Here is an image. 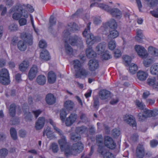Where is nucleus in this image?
<instances>
[{
  "label": "nucleus",
  "mask_w": 158,
  "mask_h": 158,
  "mask_svg": "<svg viewBox=\"0 0 158 158\" xmlns=\"http://www.w3.org/2000/svg\"><path fill=\"white\" fill-rule=\"evenodd\" d=\"M68 25L69 27L68 30H66L64 31V37L66 39L64 41V47L65 52L67 55H71L73 53V50L72 48L68 43L67 39L70 35L69 31L75 32L78 30L79 27L74 22L69 23Z\"/></svg>",
  "instance_id": "obj_4"
},
{
  "label": "nucleus",
  "mask_w": 158,
  "mask_h": 158,
  "mask_svg": "<svg viewBox=\"0 0 158 158\" xmlns=\"http://www.w3.org/2000/svg\"><path fill=\"white\" fill-rule=\"evenodd\" d=\"M137 6L140 11H141V9L142 6L140 0H135Z\"/></svg>",
  "instance_id": "obj_61"
},
{
  "label": "nucleus",
  "mask_w": 158,
  "mask_h": 158,
  "mask_svg": "<svg viewBox=\"0 0 158 158\" xmlns=\"http://www.w3.org/2000/svg\"><path fill=\"white\" fill-rule=\"evenodd\" d=\"M158 114V110H150L146 109L143 113L138 114L139 119L140 121H143L147 118L155 117Z\"/></svg>",
  "instance_id": "obj_11"
},
{
  "label": "nucleus",
  "mask_w": 158,
  "mask_h": 158,
  "mask_svg": "<svg viewBox=\"0 0 158 158\" xmlns=\"http://www.w3.org/2000/svg\"><path fill=\"white\" fill-rule=\"evenodd\" d=\"M145 1L149 2L150 7H153L158 4V0H145Z\"/></svg>",
  "instance_id": "obj_44"
},
{
  "label": "nucleus",
  "mask_w": 158,
  "mask_h": 158,
  "mask_svg": "<svg viewBox=\"0 0 158 158\" xmlns=\"http://www.w3.org/2000/svg\"><path fill=\"white\" fill-rule=\"evenodd\" d=\"M123 118L124 120L126 121L130 126L133 127H136L137 123L133 117L131 115L126 114L123 116Z\"/></svg>",
  "instance_id": "obj_18"
},
{
  "label": "nucleus",
  "mask_w": 158,
  "mask_h": 158,
  "mask_svg": "<svg viewBox=\"0 0 158 158\" xmlns=\"http://www.w3.org/2000/svg\"><path fill=\"white\" fill-rule=\"evenodd\" d=\"M16 105L15 103L11 104L9 108V113L10 116L14 117L16 114Z\"/></svg>",
  "instance_id": "obj_34"
},
{
  "label": "nucleus",
  "mask_w": 158,
  "mask_h": 158,
  "mask_svg": "<svg viewBox=\"0 0 158 158\" xmlns=\"http://www.w3.org/2000/svg\"><path fill=\"white\" fill-rule=\"evenodd\" d=\"M123 62L126 66H129L130 72L132 74H135L138 69V67L136 64L132 63L130 65L131 61V57L128 55H124L123 57Z\"/></svg>",
  "instance_id": "obj_10"
},
{
  "label": "nucleus",
  "mask_w": 158,
  "mask_h": 158,
  "mask_svg": "<svg viewBox=\"0 0 158 158\" xmlns=\"http://www.w3.org/2000/svg\"><path fill=\"white\" fill-rule=\"evenodd\" d=\"M46 103L49 105H52L56 102V98L53 94L51 93L48 94L46 97Z\"/></svg>",
  "instance_id": "obj_22"
},
{
  "label": "nucleus",
  "mask_w": 158,
  "mask_h": 158,
  "mask_svg": "<svg viewBox=\"0 0 158 158\" xmlns=\"http://www.w3.org/2000/svg\"><path fill=\"white\" fill-rule=\"evenodd\" d=\"M116 47V43L115 41L111 40L110 41L108 44V47L111 50H114Z\"/></svg>",
  "instance_id": "obj_41"
},
{
  "label": "nucleus",
  "mask_w": 158,
  "mask_h": 158,
  "mask_svg": "<svg viewBox=\"0 0 158 158\" xmlns=\"http://www.w3.org/2000/svg\"><path fill=\"white\" fill-rule=\"evenodd\" d=\"M67 115V111L65 109L63 108L61 110L60 112V119L63 123L65 121L66 126H70L76 121L77 118V115L76 114L71 113L65 121Z\"/></svg>",
  "instance_id": "obj_8"
},
{
  "label": "nucleus",
  "mask_w": 158,
  "mask_h": 158,
  "mask_svg": "<svg viewBox=\"0 0 158 158\" xmlns=\"http://www.w3.org/2000/svg\"><path fill=\"white\" fill-rule=\"evenodd\" d=\"M24 4L25 6L24 8V9L25 10V9H27L28 11L31 13H32L34 12V9L31 5L29 4H27V5Z\"/></svg>",
  "instance_id": "obj_52"
},
{
  "label": "nucleus",
  "mask_w": 158,
  "mask_h": 158,
  "mask_svg": "<svg viewBox=\"0 0 158 158\" xmlns=\"http://www.w3.org/2000/svg\"><path fill=\"white\" fill-rule=\"evenodd\" d=\"M74 106V102L71 100H67L64 103V107L68 111L72 110Z\"/></svg>",
  "instance_id": "obj_31"
},
{
  "label": "nucleus",
  "mask_w": 158,
  "mask_h": 158,
  "mask_svg": "<svg viewBox=\"0 0 158 158\" xmlns=\"http://www.w3.org/2000/svg\"><path fill=\"white\" fill-rule=\"evenodd\" d=\"M40 57L41 59L45 61L49 60L51 59L49 52L46 49H43L42 51L40 54Z\"/></svg>",
  "instance_id": "obj_26"
},
{
  "label": "nucleus",
  "mask_w": 158,
  "mask_h": 158,
  "mask_svg": "<svg viewBox=\"0 0 158 158\" xmlns=\"http://www.w3.org/2000/svg\"><path fill=\"white\" fill-rule=\"evenodd\" d=\"M10 29L12 31H16L18 29V26L16 24L13 23L9 26Z\"/></svg>",
  "instance_id": "obj_57"
},
{
  "label": "nucleus",
  "mask_w": 158,
  "mask_h": 158,
  "mask_svg": "<svg viewBox=\"0 0 158 158\" xmlns=\"http://www.w3.org/2000/svg\"><path fill=\"white\" fill-rule=\"evenodd\" d=\"M18 49L21 51H24L27 48V45L25 42L22 40H19L18 44Z\"/></svg>",
  "instance_id": "obj_36"
},
{
  "label": "nucleus",
  "mask_w": 158,
  "mask_h": 158,
  "mask_svg": "<svg viewBox=\"0 0 158 158\" xmlns=\"http://www.w3.org/2000/svg\"><path fill=\"white\" fill-rule=\"evenodd\" d=\"M15 79L17 81H19L21 80V75L19 73L17 74L15 76Z\"/></svg>",
  "instance_id": "obj_62"
},
{
  "label": "nucleus",
  "mask_w": 158,
  "mask_h": 158,
  "mask_svg": "<svg viewBox=\"0 0 158 158\" xmlns=\"http://www.w3.org/2000/svg\"><path fill=\"white\" fill-rule=\"evenodd\" d=\"M101 17L99 16L95 17L94 20V23L96 25L100 24L101 23Z\"/></svg>",
  "instance_id": "obj_56"
},
{
  "label": "nucleus",
  "mask_w": 158,
  "mask_h": 158,
  "mask_svg": "<svg viewBox=\"0 0 158 158\" xmlns=\"http://www.w3.org/2000/svg\"><path fill=\"white\" fill-rule=\"evenodd\" d=\"M56 79V75L52 71L48 72V81L50 84H53L55 82Z\"/></svg>",
  "instance_id": "obj_25"
},
{
  "label": "nucleus",
  "mask_w": 158,
  "mask_h": 158,
  "mask_svg": "<svg viewBox=\"0 0 158 158\" xmlns=\"http://www.w3.org/2000/svg\"><path fill=\"white\" fill-rule=\"evenodd\" d=\"M39 46L40 48H46L47 46V43L44 40H41L39 42Z\"/></svg>",
  "instance_id": "obj_47"
},
{
  "label": "nucleus",
  "mask_w": 158,
  "mask_h": 158,
  "mask_svg": "<svg viewBox=\"0 0 158 158\" xmlns=\"http://www.w3.org/2000/svg\"><path fill=\"white\" fill-rule=\"evenodd\" d=\"M45 123V119L44 117H40L35 123V127L37 130L42 129L44 127Z\"/></svg>",
  "instance_id": "obj_23"
},
{
  "label": "nucleus",
  "mask_w": 158,
  "mask_h": 158,
  "mask_svg": "<svg viewBox=\"0 0 158 158\" xmlns=\"http://www.w3.org/2000/svg\"><path fill=\"white\" fill-rule=\"evenodd\" d=\"M96 143L98 146V152L102 155L105 150V147L110 150L114 149L116 144L113 139L109 136H105L103 138L102 135H98L96 137Z\"/></svg>",
  "instance_id": "obj_2"
},
{
  "label": "nucleus",
  "mask_w": 158,
  "mask_h": 158,
  "mask_svg": "<svg viewBox=\"0 0 158 158\" xmlns=\"http://www.w3.org/2000/svg\"><path fill=\"white\" fill-rule=\"evenodd\" d=\"M69 41L70 44L72 46L77 45V43L79 41L81 43H82L81 39L76 35L70 37L69 39Z\"/></svg>",
  "instance_id": "obj_20"
},
{
  "label": "nucleus",
  "mask_w": 158,
  "mask_h": 158,
  "mask_svg": "<svg viewBox=\"0 0 158 158\" xmlns=\"http://www.w3.org/2000/svg\"><path fill=\"white\" fill-rule=\"evenodd\" d=\"M25 6L24 4H19L14 6V9L15 11L19 12L14 13L12 16L13 19L15 20H19L22 17H23L25 18L28 17V12L26 10L24 9Z\"/></svg>",
  "instance_id": "obj_7"
},
{
  "label": "nucleus",
  "mask_w": 158,
  "mask_h": 158,
  "mask_svg": "<svg viewBox=\"0 0 158 158\" xmlns=\"http://www.w3.org/2000/svg\"><path fill=\"white\" fill-rule=\"evenodd\" d=\"M150 13L155 17L158 18V13L154 10L151 11Z\"/></svg>",
  "instance_id": "obj_63"
},
{
  "label": "nucleus",
  "mask_w": 158,
  "mask_h": 158,
  "mask_svg": "<svg viewBox=\"0 0 158 158\" xmlns=\"http://www.w3.org/2000/svg\"><path fill=\"white\" fill-rule=\"evenodd\" d=\"M132 139L134 141H137L139 138V135L137 133L133 134L131 136Z\"/></svg>",
  "instance_id": "obj_60"
},
{
  "label": "nucleus",
  "mask_w": 158,
  "mask_h": 158,
  "mask_svg": "<svg viewBox=\"0 0 158 158\" xmlns=\"http://www.w3.org/2000/svg\"><path fill=\"white\" fill-rule=\"evenodd\" d=\"M36 81L39 85H44L46 82V78L44 76L40 75L38 76Z\"/></svg>",
  "instance_id": "obj_35"
},
{
  "label": "nucleus",
  "mask_w": 158,
  "mask_h": 158,
  "mask_svg": "<svg viewBox=\"0 0 158 158\" xmlns=\"http://www.w3.org/2000/svg\"><path fill=\"white\" fill-rule=\"evenodd\" d=\"M135 49L138 55L142 58H146L148 56V54L144 47L136 45L135 46Z\"/></svg>",
  "instance_id": "obj_14"
},
{
  "label": "nucleus",
  "mask_w": 158,
  "mask_h": 158,
  "mask_svg": "<svg viewBox=\"0 0 158 158\" xmlns=\"http://www.w3.org/2000/svg\"><path fill=\"white\" fill-rule=\"evenodd\" d=\"M37 72V67L34 66H32L28 74L29 79L32 80L36 77Z\"/></svg>",
  "instance_id": "obj_21"
},
{
  "label": "nucleus",
  "mask_w": 158,
  "mask_h": 158,
  "mask_svg": "<svg viewBox=\"0 0 158 158\" xmlns=\"http://www.w3.org/2000/svg\"><path fill=\"white\" fill-rule=\"evenodd\" d=\"M42 112V110H37L32 111V113L34 114L36 118H37L38 117Z\"/></svg>",
  "instance_id": "obj_55"
},
{
  "label": "nucleus",
  "mask_w": 158,
  "mask_h": 158,
  "mask_svg": "<svg viewBox=\"0 0 158 158\" xmlns=\"http://www.w3.org/2000/svg\"><path fill=\"white\" fill-rule=\"evenodd\" d=\"M103 158H114L113 154L111 152H106L104 155Z\"/></svg>",
  "instance_id": "obj_54"
},
{
  "label": "nucleus",
  "mask_w": 158,
  "mask_h": 158,
  "mask_svg": "<svg viewBox=\"0 0 158 158\" xmlns=\"http://www.w3.org/2000/svg\"><path fill=\"white\" fill-rule=\"evenodd\" d=\"M10 78L8 70L7 69H3L0 71V83L8 85L10 83Z\"/></svg>",
  "instance_id": "obj_13"
},
{
  "label": "nucleus",
  "mask_w": 158,
  "mask_h": 158,
  "mask_svg": "<svg viewBox=\"0 0 158 158\" xmlns=\"http://www.w3.org/2000/svg\"><path fill=\"white\" fill-rule=\"evenodd\" d=\"M153 60L152 59H149L144 60L143 63L145 67H148L150 66Z\"/></svg>",
  "instance_id": "obj_45"
},
{
  "label": "nucleus",
  "mask_w": 158,
  "mask_h": 158,
  "mask_svg": "<svg viewBox=\"0 0 158 158\" xmlns=\"http://www.w3.org/2000/svg\"><path fill=\"white\" fill-rule=\"evenodd\" d=\"M21 39L24 40L28 45H31L33 43V38L31 34L28 33H22L20 35Z\"/></svg>",
  "instance_id": "obj_16"
},
{
  "label": "nucleus",
  "mask_w": 158,
  "mask_h": 158,
  "mask_svg": "<svg viewBox=\"0 0 158 158\" xmlns=\"http://www.w3.org/2000/svg\"><path fill=\"white\" fill-rule=\"evenodd\" d=\"M91 24L90 22L87 24L86 28L82 33L83 36L86 39V44L90 46L86 49L85 51L86 56L89 58H94L97 56L96 54L91 47L97 40V37L94 36L92 33H90Z\"/></svg>",
  "instance_id": "obj_3"
},
{
  "label": "nucleus",
  "mask_w": 158,
  "mask_h": 158,
  "mask_svg": "<svg viewBox=\"0 0 158 158\" xmlns=\"http://www.w3.org/2000/svg\"><path fill=\"white\" fill-rule=\"evenodd\" d=\"M51 148L53 153H55L57 152L59 148L58 145L55 143H52L51 145Z\"/></svg>",
  "instance_id": "obj_46"
},
{
  "label": "nucleus",
  "mask_w": 158,
  "mask_h": 158,
  "mask_svg": "<svg viewBox=\"0 0 158 158\" xmlns=\"http://www.w3.org/2000/svg\"><path fill=\"white\" fill-rule=\"evenodd\" d=\"M8 153V151L6 148H2L0 150V157L5 158Z\"/></svg>",
  "instance_id": "obj_43"
},
{
  "label": "nucleus",
  "mask_w": 158,
  "mask_h": 158,
  "mask_svg": "<svg viewBox=\"0 0 158 158\" xmlns=\"http://www.w3.org/2000/svg\"><path fill=\"white\" fill-rule=\"evenodd\" d=\"M135 104L136 107L141 110H143L145 106V105L139 100H136L135 102Z\"/></svg>",
  "instance_id": "obj_42"
},
{
  "label": "nucleus",
  "mask_w": 158,
  "mask_h": 158,
  "mask_svg": "<svg viewBox=\"0 0 158 158\" xmlns=\"http://www.w3.org/2000/svg\"><path fill=\"white\" fill-rule=\"evenodd\" d=\"M26 131H25L21 130L19 131V136L21 137H24L26 135Z\"/></svg>",
  "instance_id": "obj_59"
},
{
  "label": "nucleus",
  "mask_w": 158,
  "mask_h": 158,
  "mask_svg": "<svg viewBox=\"0 0 158 158\" xmlns=\"http://www.w3.org/2000/svg\"><path fill=\"white\" fill-rule=\"evenodd\" d=\"M27 18H20L19 20V23L20 26H24L27 23Z\"/></svg>",
  "instance_id": "obj_48"
},
{
  "label": "nucleus",
  "mask_w": 158,
  "mask_h": 158,
  "mask_svg": "<svg viewBox=\"0 0 158 158\" xmlns=\"http://www.w3.org/2000/svg\"><path fill=\"white\" fill-rule=\"evenodd\" d=\"M145 154V150L143 144H139L137 147L135 153L137 158H143Z\"/></svg>",
  "instance_id": "obj_15"
},
{
  "label": "nucleus",
  "mask_w": 158,
  "mask_h": 158,
  "mask_svg": "<svg viewBox=\"0 0 158 158\" xmlns=\"http://www.w3.org/2000/svg\"><path fill=\"white\" fill-rule=\"evenodd\" d=\"M94 150V146H91L90 148V151L89 154V156H85V158H90V156L93 154ZM84 154H82L81 156V158H82L84 156Z\"/></svg>",
  "instance_id": "obj_53"
},
{
  "label": "nucleus",
  "mask_w": 158,
  "mask_h": 158,
  "mask_svg": "<svg viewBox=\"0 0 158 158\" xmlns=\"http://www.w3.org/2000/svg\"><path fill=\"white\" fill-rule=\"evenodd\" d=\"M24 115H25V118L26 121H31L32 120L33 118V116L31 114V112H27L25 110H23Z\"/></svg>",
  "instance_id": "obj_40"
},
{
  "label": "nucleus",
  "mask_w": 158,
  "mask_h": 158,
  "mask_svg": "<svg viewBox=\"0 0 158 158\" xmlns=\"http://www.w3.org/2000/svg\"><path fill=\"white\" fill-rule=\"evenodd\" d=\"M116 29L110 30L109 34L108 35V39H114L117 37L119 35V33Z\"/></svg>",
  "instance_id": "obj_32"
},
{
  "label": "nucleus",
  "mask_w": 158,
  "mask_h": 158,
  "mask_svg": "<svg viewBox=\"0 0 158 158\" xmlns=\"http://www.w3.org/2000/svg\"><path fill=\"white\" fill-rule=\"evenodd\" d=\"M11 136L13 140H16L17 139V135L15 129L13 127H11L10 130Z\"/></svg>",
  "instance_id": "obj_39"
},
{
  "label": "nucleus",
  "mask_w": 158,
  "mask_h": 158,
  "mask_svg": "<svg viewBox=\"0 0 158 158\" xmlns=\"http://www.w3.org/2000/svg\"><path fill=\"white\" fill-rule=\"evenodd\" d=\"M120 131L116 128L113 129L112 131V135L114 137L118 136L120 134Z\"/></svg>",
  "instance_id": "obj_49"
},
{
  "label": "nucleus",
  "mask_w": 158,
  "mask_h": 158,
  "mask_svg": "<svg viewBox=\"0 0 158 158\" xmlns=\"http://www.w3.org/2000/svg\"><path fill=\"white\" fill-rule=\"evenodd\" d=\"M148 76L146 72L142 71H139L137 73V77L138 79L141 81L146 80Z\"/></svg>",
  "instance_id": "obj_29"
},
{
  "label": "nucleus",
  "mask_w": 158,
  "mask_h": 158,
  "mask_svg": "<svg viewBox=\"0 0 158 158\" xmlns=\"http://www.w3.org/2000/svg\"><path fill=\"white\" fill-rule=\"evenodd\" d=\"M2 10L1 15L4 16L6 13L7 8L6 7H4L3 5L1 4L0 5V11Z\"/></svg>",
  "instance_id": "obj_51"
},
{
  "label": "nucleus",
  "mask_w": 158,
  "mask_h": 158,
  "mask_svg": "<svg viewBox=\"0 0 158 158\" xmlns=\"http://www.w3.org/2000/svg\"><path fill=\"white\" fill-rule=\"evenodd\" d=\"M99 7L110 13L112 17L116 19H120L122 17L121 11L118 8L111 9L108 5L103 4H99L95 2L92 3L90 6V7L94 6Z\"/></svg>",
  "instance_id": "obj_5"
},
{
  "label": "nucleus",
  "mask_w": 158,
  "mask_h": 158,
  "mask_svg": "<svg viewBox=\"0 0 158 158\" xmlns=\"http://www.w3.org/2000/svg\"><path fill=\"white\" fill-rule=\"evenodd\" d=\"M76 133H73L70 134L71 139L74 142L80 141L81 139L80 135H78V134H83L88 131V128L85 126L82 125L80 127H76L75 129Z\"/></svg>",
  "instance_id": "obj_9"
},
{
  "label": "nucleus",
  "mask_w": 158,
  "mask_h": 158,
  "mask_svg": "<svg viewBox=\"0 0 158 158\" xmlns=\"http://www.w3.org/2000/svg\"><path fill=\"white\" fill-rule=\"evenodd\" d=\"M56 17L53 15H51L49 19V29L52 30L53 27L56 25Z\"/></svg>",
  "instance_id": "obj_33"
},
{
  "label": "nucleus",
  "mask_w": 158,
  "mask_h": 158,
  "mask_svg": "<svg viewBox=\"0 0 158 158\" xmlns=\"http://www.w3.org/2000/svg\"><path fill=\"white\" fill-rule=\"evenodd\" d=\"M73 64L75 71V76L76 78H85L87 77L88 72L82 67V64L79 60H73Z\"/></svg>",
  "instance_id": "obj_6"
},
{
  "label": "nucleus",
  "mask_w": 158,
  "mask_h": 158,
  "mask_svg": "<svg viewBox=\"0 0 158 158\" xmlns=\"http://www.w3.org/2000/svg\"><path fill=\"white\" fill-rule=\"evenodd\" d=\"M146 102L149 105H152L154 103L155 101L154 100L149 99L146 100Z\"/></svg>",
  "instance_id": "obj_64"
},
{
  "label": "nucleus",
  "mask_w": 158,
  "mask_h": 158,
  "mask_svg": "<svg viewBox=\"0 0 158 158\" xmlns=\"http://www.w3.org/2000/svg\"><path fill=\"white\" fill-rule=\"evenodd\" d=\"M110 92L106 89L101 90L99 92V96L100 98L102 100H105L110 97Z\"/></svg>",
  "instance_id": "obj_27"
},
{
  "label": "nucleus",
  "mask_w": 158,
  "mask_h": 158,
  "mask_svg": "<svg viewBox=\"0 0 158 158\" xmlns=\"http://www.w3.org/2000/svg\"><path fill=\"white\" fill-rule=\"evenodd\" d=\"M102 27H103L105 30L109 27L111 29H116L117 27V24L115 19H111L109 21L103 23Z\"/></svg>",
  "instance_id": "obj_17"
},
{
  "label": "nucleus",
  "mask_w": 158,
  "mask_h": 158,
  "mask_svg": "<svg viewBox=\"0 0 158 158\" xmlns=\"http://www.w3.org/2000/svg\"><path fill=\"white\" fill-rule=\"evenodd\" d=\"M53 128L56 132L61 136V139L58 140V143L61 151L64 152L66 156L68 157L72 155L73 151L80 153L83 151L84 146L81 142H78L73 144L71 147L69 143L67 142L65 136L62 135V131L57 127L56 125H55Z\"/></svg>",
  "instance_id": "obj_1"
},
{
  "label": "nucleus",
  "mask_w": 158,
  "mask_h": 158,
  "mask_svg": "<svg viewBox=\"0 0 158 158\" xmlns=\"http://www.w3.org/2000/svg\"><path fill=\"white\" fill-rule=\"evenodd\" d=\"M122 55V53L120 50L116 49L114 53V56L115 58H118Z\"/></svg>",
  "instance_id": "obj_50"
},
{
  "label": "nucleus",
  "mask_w": 158,
  "mask_h": 158,
  "mask_svg": "<svg viewBox=\"0 0 158 158\" xmlns=\"http://www.w3.org/2000/svg\"><path fill=\"white\" fill-rule=\"evenodd\" d=\"M99 54L101 55V58L103 60H108L112 58V56L108 51L105 50V47L101 44H99L96 48Z\"/></svg>",
  "instance_id": "obj_12"
},
{
  "label": "nucleus",
  "mask_w": 158,
  "mask_h": 158,
  "mask_svg": "<svg viewBox=\"0 0 158 158\" xmlns=\"http://www.w3.org/2000/svg\"><path fill=\"white\" fill-rule=\"evenodd\" d=\"M29 66V63L25 60H24L20 64L19 66V69L22 71H25Z\"/></svg>",
  "instance_id": "obj_37"
},
{
  "label": "nucleus",
  "mask_w": 158,
  "mask_h": 158,
  "mask_svg": "<svg viewBox=\"0 0 158 158\" xmlns=\"http://www.w3.org/2000/svg\"><path fill=\"white\" fill-rule=\"evenodd\" d=\"M148 84L153 89H158V82L156 81L155 77L149 78L147 80Z\"/></svg>",
  "instance_id": "obj_24"
},
{
  "label": "nucleus",
  "mask_w": 158,
  "mask_h": 158,
  "mask_svg": "<svg viewBox=\"0 0 158 158\" xmlns=\"http://www.w3.org/2000/svg\"><path fill=\"white\" fill-rule=\"evenodd\" d=\"M150 144L152 148H154L158 144V142L156 140L153 139L150 141Z\"/></svg>",
  "instance_id": "obj_58"
},
{
  "label": "nucleus",
  "mask_w": 158,
  "mask_h": 158,
  "mask_svg": "<svg viewBox=\"0 0 158 158\" xmlns=\"http://www.w3.org/2000/svg\"><path fill=\"white\" fill-rule=\"evenodd\" d=\"M149 53L154 56H158V50L152 46H150L148 49Z\"/></svg>",
  "instance_id": "obj_38"
},
{
  "label": "nucleus",
  "mask_w": 158,
  "mask_h": 158,
  "mask_svg": "<svg viewBox=\"0 0 158 158\" xmlns=\"http://www.w3.org/2000/svg\"><path fill=\"white\" fill-rule=\"evenodd\" d=\"M45 135L47 136L48 138L50 139L53 138L54 137L53 133L51 131L50 128L49 127H47L44 130L43 133V136H44Z\"/></svg>",
  "instance_id": "obj_30"
},
{
  "label": "nucleus",
  "mask_w": 158,
  "mask_h": 158,
  "mask_svg": "<svg viewBox=\"0 0 158 158\" xmlns=\"http://www.w3.org/2000/svg\"><path fill=\"white\" fill-rule=\"evenodd\" d=\"M136 32V36L135 37L136 40L139 43H142L143 37L142 31L139 29H137Z\"/></svg>",
  "instance_id": "obj_28"
},
{
  "label": "nucleus",
  "mask_w": 158,
  "mask_h": 158,
  "mask_svg": "<svg viewBox=\"0 0 158 158\" xmlns=\"http://www.w3.org/2000/svg\"><path fill=\"white\" fill-rule=\"evenodd\" d=\"M88 65L89 70L92 72L95 71L99 67L98 61L94 59L90 60Z\"/></svg>",
  "instance_id": "obj_19"
}]
</instances>
